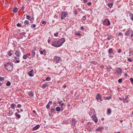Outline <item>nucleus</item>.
<instances>
[{"label": "nucleus", "mask_w": 133, "mask_h": 133, "mask_svg": "<svg viewBox=\"0 0 133 133\" xmlns=\"http://www.w3.org/2000/svg\"><path fill=\"white\" fill-rule=\"evenodd\" d=\"M65 39L62 38L58 40H54L51 42V45L56 48L59 47L63 44L65 41Z\"/></svg>", "instance_id": "nucleus-1"}, {"label": "nucleus", "mask_w": 133, "mask_h": 133, "mask_svg": "<svg viewBox=\"0 0 133 133\" xmlns=\"http://www.w3.org/2000/svg\"><path fill=\"white\" fill-rule=\"evenodd\" d=\"M4 66L7 70L10 71H11L14 67L12 63L9 61L5 63Z\"/></svg>", "instance_id": "nucleus-2"}, {"label": "nucleus", "mask_w": 133, "mask_h": 133, "mask_svg": "<svg viewBox=\"0 0 133 133\" xmlns=\"http://www.w3.org/2000/svg\"><path fill=\"white\" fill-rule=\"evenodd\" d=\"M131 34V36L132 37L133 36V31L131 28H129L127 31L125 33V35L128 37Z\"/></svg>", "instance_id": "nucleus-3"}, {"label": "nucleus", "mask_w": 133, "mask_h": 133, "mask_svg": "<svg viewBox=\"0 0 133 133\" xmlns=\"http://www.w3.org/2000/svg\"><path fill=\"white\" fill-rule=\"evenodd\" d=\"M103 24L106 26H109L110 24V23L109 20L107 18H105L103 21Z\"/></svg>", "instance_id": "nucleus-4"}, {"label": "nucleus", "mask_w": 133, "mask_h": 133, "mask_svg": "<svg viewBox=\"0 0 133 133\" xmlns=\"http://www.w3.org/2000/svg\"><path fill=\"white\" fill-rule=\"evenodd\" d=\"M68 14L65 11H63L62 12V15H61V19H64L67 15Z\"/></svg>", "instance_id": "nucleus-5"}, {"label": "nucleus", "mask_w": 133, "mask_h": 133, "mask_svg": "<svg viewBox=\"0 0 133 133\" xmlns=\"http://www.w3.org/2000/svg\"><path fill=\"white\" fill-rule=\"evenodd\" d=\"M92 120L95 123H96L98 122V119L96 115L92 116H91Z\"/></svg>", "instance_id": "nucleus-6"}, {"label": "nucleus", "mask_w": 133, "mask_h": 133, "mask_svg": "<svg viewBox=\"0 0 133 133\" xmlns=\"http://www.w3.org/2000/svg\"><path fill=\"white\" fill-rule=\"evenodd\" d=\"M101 96L100 95L98 94H97L96 96V99L98 101H102V99H101Z\"/></svg>", "instance_id": "nucleus-7"}, {"label": "nucleus", "mask_w": 133, "mask_h": 133, "mask_svg": "<svg viewBox=\"0 0 133 133\" xmlns=\"http://www.w3.org/2000/svg\"><path fill=\"white\" fill-rule=\"evenodd\" d=\"M34 70H31L29 72L28 75L30 77H33L34 76Z\"/></svg>", "instance_id": "nucleus-8"}, {"label": "nucleus", "mask_w": 133, "mask_h": 133, "mask_svg": "<svg viewBox=\"0 0 133 133\" xmlns=\"http://www.w3.org/2000/svg\"><path fill=\"white\" fill-rule=\"evenodd\" d=\"M14 59L13 62H15V63H18L20 62L19 58H17L16 57H14Z\"/></svg>", "instance_id": "nucleus-9"}, {"label": "nucleus", "mask_w": 133, "mask_h": 133, "mask_svg": "<svg viewBox=\"0 0 133 133\" xmlns=\"http://www.w3.org/2000/svg\"><path fill=\"white\" fill-rule=\"evenodd\" d=\"M122 70L119 68H118L117 70L116 73L118 75H120L122 72Z\"/></svg>", "instance_id": "nucleus-10"}, {"label": "nucleus", "mask_w": 133, "mask_h": 133, "mask_svg": "<svg viewBox=\"0 0 133 133\" xmlns=\"http://www.w3.org/2000/svg\"><path fill=\"white\" fill-rule=\"evenodd\" d=\"M14 54L17 57H20L21 56V53L19 50L15 51Z\"/></svg>", "instance_id": "nucleus-11"}, {"label": "nucleus", "mask_w": 133, "mask_h": 133, "mask_svg": "<svg viewBox=\"0 0 133 133\" xmlns=\"http://www.w3.org/2000/svg\"><path fill=\"white\" fill-rule=\"evenodd\" d=\"M40 127V125L39 124H37L32 129L33 131L39 129Z\"/></svg>", "instance_id": "nucleus-12"}, {"label": "nucleus", "mask_w": 133, "mask_h": 133, "mask_svg": "<svg viewBox=\"0 0 133 133\" xmlns=\"http://www.w3.org/2000/svg\"><path fill=\"white\" fill-rule=\"evenodd\" d=\"M30 55H31V54H30V53L26 54L24 55H23V58L24 59H26L28 57L30 56Z\"/></svg>", "instance_id": "nucleus-13"}, {"label": "nucleus", "mask_w": 133, "mask_h": 133, "mask_svg": "<svg viewBox=\"0 0 133 133\" xmlns=\"http://www.w3.org/2000/svg\"><path fill=\"white\" fill-rule=\"evenodd\" d=\"M94 112V110L93 109H92L89 112V114L91 117V116H92L95 115Z\"/></svg>", "instance_id": "nucleus-14"}, {"label": "nucleus", "mask_w": 133, "mask_h": 133, "mask_svg": "<svg viewBox=\"0 0 133 133\" xmlns=\"http://www.w3.org/2000/svg\"><path fill=\"white\" fill-rule=\"evenodd\" d=\"M108 54H112L113 55L114 54V52L112 48H110L108 50Z\"/></svg>", "instance_id": "nucleus-15"}, {"label": "nucleus", "mask_w": 133, "mask_h": 133, "mask_svg": "<svg viewBox=\"0 0 133 133\" xmlns=\"http://www.w3.org/2000/svg\"><path fill=\"white\" fill-rule=\"evenodd\" d=\"M56 59V63H57L59 62V61H60L61 59V58L58 57H57V56H55L54 57Z\"/></svg>", "instance_id": "nucleus-16"}, {"label": "nucleus", "mask_w": 133, "mask_h": 133, "mask_svg": "<svg viewBox=\"0 0 133 133\" xmlns=\"http://www.w3.org/2000/svg\"><path fill=\"white\" fill-rule=\"evenodd\" d=\"M14 53V51L13 50H10L9 51H8V52L7 54L9 56H12V54H13Z\"/></svg>", "instance_id": "nucleus-17"}, {"label": "nucleus", "mask_w": 133, "mask_h": 133, "mask_svg": "<svg viewBox=\"0 0 133 133\" xmlns=\"http://www.w3.org/2000/svg\"><path fill=\"white\" fill-rule=\"evenodd\" d=\"M104 128L102 127H99L97 129H96V130L97 131H100L102 130Z\"/></svg>", "instance_id": "nucleus-18"}, {"label": "nucleus", "mask_w": 133, "mask_h": 133, "mask_svg": "<svg viewBox=\"0 0 133 133\" xmlns=\"http://www.w3.org/2000/svg\"><path fill=\"white\" fill-rule=\"evenodd\" d=\"M129 16L130 17L131 19L133 21V14L130 12H128Z\"/></svg>", "instance_id": "nucleus-19"}, {"label": "nucleus", "mask_w": 133, "mask_h": 133, "mask_svg": "<svg viewBox=\"0 0 133 133\" xmlns=\"http://www.w3.org/2000/svg\"><path fill=\"white\" fill-rule=\"evenodd\" d=\"M39 52L40 54L41 55L44 54V55L45 56L46 55L45 54L46 50L45 49L43 50V51L39 50Z\"/></svg>", "instance_id": "nucleus-20"}, {"label": "nucleus", "mask_w": 133, "mask_h": 133, "mask_svg": "<svg viewBox=\"0 0 133 133\" xmlns=\"http://www.w3.org/2000/svg\"><path fill=\"white\" fill-rule=\"evenodd\" d=\"M47 86V83H45L41 86V88L42 89H44Z\"/></svg>", "instance_id": "nucleus-21"}, {"label": "nucleus", "mask_w": 133, "mask_h": 133, "mask_svg": "<svg viewBox=\"0 0 133 133\" xmlns=\"http://www.w3.org/2000/svg\"><path fill=\"white\" fill-rule=\"evenodd\" d=\"M111 98V96H109L108 97H104V99L105 100H109Z\"/></svg>", "instance_id": "nucleus-22"}, {"label": "nucleus", "mask_w": 133, "mask_h": 133, "mask_svg": "<svg viewBox=\"0 0 133 133\" xmlns=\"http://www.w3.org/2000/svg\"><path fill=\"white\" fill-rule=\"evenodd\" d=\"M16 107V105L14 103L12 104L11 105L10 108L12 109H14Z\"/></svg>", "instance_id": "nucleus-23"}, {"label": "nucleus", "mask_w": 133, "mask_h": 133, "mask_svg": "<svg viewBox=\"0 0 133 133\" xmlns=\"http://www.w3.org/2000/svg\"><path fill=\"white\" fill-rule=\"evenodd\" d=\"M107 6L110 8H111L113 6V3H108L107 4Z\"/></svg>", "instance_id": "nucleus-24"}, {"label": "nucleus", "mask_w": 133, "mask_h": 133, "mask_svg": "<svg viewBox=\"0 0 133 133\" xmlns=\"http://www.w3.org/2000/svg\"><path fill=\"white\" fill-rule=\"evenodd\" d=\"M35 50H32V53L31 54V56L32 57H34L35 56Z\"/></svg>", "instance_id": "nucleus-25"}, {"label": "nucleus", "mask_w": 133, "mask_h": 133, "mask_svg": "<svg viewBox=\"0 0 133 133\" xmlns=\"http://www.w3.org/2000/svg\"><path fill=\"white\" fill-rule=\"evenodd\" d=\"M25 15H26V18L27 19L30 21H31L32 20V18L30 17V16L26 15V14L24 15V16H25Z\"/></svg>", "instance_id": "nucleus-26"}, {"label": "nucleus", "mask_w": 133, "mask_h": 133, "mask_svg": "<svg viewBox=\"0 0 133 133\" xmlns=\"http://www.w3.org/2000/svg\"><path fill=\"white\" fill-rule=\"evenodd\" d=\"M15 116L17 117L18 119H19L21 118V116L20 115L16 113L15 114Z\"/></svg>", "instance_id": "nucleus-27"}, {"label": "nucleus", "mask_w": 133, "mask_h": 133, "mask_svg": "<svg viewBox=\"0 0 133 133\" xmlns=\"http://www.w3.org/2000/svg\"><path fill=\"white\" fill-rule=\"evenodd\" d=\"M71 122L72 124H75L76 123V121L73 119H72L71 120Z\"/></svg>", "instance_id": "nucleus-28"}, {"label": "nucleus", "mask_w": 133, "mask_h": 133, "mask_svg": "<svg viewBox=\"0 0 133 133\" xmlns=\"http://www.w3.org/2000/svg\"><path fill=\"white\" fill-rule=\"evenodd\" d=\"M18 11V9L17 8H15L13 10V11L14 13H16Z\"/></svg>", "instance_id": "nucleus-29"}, {"label": "nucleus", "mask_w": 133, "mask_h": 133, "mask_svg": "<svg viewBox=\"0 0 133 133\" xmlns=\"http://www.w3.org/2000/svg\"><path fill=\"white\" fill-rule=\"evenodd\" d=\"M123 35V34L121 32H119L117 34V36H122Z\"/></svg>", "instance_id": "nucleus-30"}, {"label": "nucleus", "mask_w": 133, "mask_h": 133, "mask_svg": "<svg viewBox=\"0 0 133 133\" xmlns=\"http://www.w3.org/2000/svg\"><path fill=\"white\" fill-rule=\"evenodd\" d=\"M34 94L31 91L30 92V93L29 94V96L31 97H33L34 96Z\"/></svg>", "instance_id": "nucleus-31"}, {"label": "nucleus", "mask_w": 133, "mask_h": 133, "mask_svg": "<svg viewBox=\"0 0 133 133\" xmlns=\"http://www.w3.org/2000/svg\"><path fill=\"white\" fill-rule=\"evenodd\" d=\"M56 110L57 112H59L60 111L61 108L59 107H57L56 108Z\"/></svg>", "instance_id": "nucleus-32"}, {"label": "nucleus", "mask_w": 133, "mask_h": 133, "mask_svg": "<svg viewBox=\"0 0 133 133\" xmlns=\"http://www.w3.org/2000/svg\"><path fill=\"white\" fill-rule=\"evenodd\" d=\"M111 110L110 109H108L107 111V114H110L111 113Z\"/></svg>", "instance_id": "nucleus-33"}, {"label": "nucleus", "mask_w": 133, "mask_h": 133, "mask_svg": "<svg viewBox=\"0 0 133 133\" xmlns=\"http://www.w3.org/2000/svg\"><path fill=\"white\" fill-rule=\"evenodd\" d=\"M128 98V96H126L125 98V99L123 100V102H124L128 103L129 102L128 100L127 99Z\"/></svg>", "instance_id": "nucleus-34"}, {"label": "nucleus", "mask_w": 133, "mask_h": 133, "mask_svg": "<svg viewBox=\"0 0 133 133\" xmlns=\"http://www.w3.org/2000/svg\"><path fill=\"white\" fill-rule=\"evenodd\" d=\"M13 114V112L12 111H9L8 115V116H11Z\"/></svg>", "instance_id": "nucleus-35"}, {"label": "nucleus", "mask_w": 133, "mask_h": 133, "mask_svg": "<svg viewBox=\"0 0 133 133\" xmlns=\"http://www.w3.org/2000/svg\"><path fill=\"white\" fill-rule=\"evenodd\" d=\"M60 105V106L62 108L63 107L62 106L63 105H64L65 104V103H64L63 101H62V102H61L60 104H59Z\"/></svg>", "instance_id": "nucleus-36"}, {"label": "nucleus", "mask_w": 133, "mask_h": 133, "mask_svg": "<svg viewBox=\"0 0 133 133\" xmlns=\"http://www.w3.org/2000/svg\"><path fill=\"white\" fill-rule=\"evenodd\" d=\"M11 85V83L10 82L8 81L6 83V85L7 86H10Z\"/></svg>", "instance_id": "nucleus-37"}, {"label": "nucleus", "mask_w": 133, "mask_h": 133, "mask_svg": "<svg viewBox=\"0 0 133 133\" xmlns=\"http://www.w3.org/2000/svg\"><path fill=\"white\" fill-rule=\"evenodd\" d=\"M51 80V78L50 77H48L45 79V80L47 81H50Z\"/></svg>", "instance_id": "nucleus-38"}, {"label": "nucleus", "mask_w": 133, "mask_h": 133, "mask_svg": "<svg viewBox=\"0 0 133 133\" xmlns=\"http://www.w3.org/2000/svg\"><path fill=\"white\" fill-rule=\"evenodd\" d=\"M109 54V56L111 58H112L113 57V56L112 54Z\"/></svg>", "instance_id": "nucleus-39"}, {"label": "nucleus", "mask_w": 133, "mask_h": 133, "mask_svg": "<svg viewBox=\"0 0 133 133\" xmlns=\"http://www.w3.org/2000/svg\"><path fill=\"white\" fill-rule=\"evenodd\" d=\"M4 77H1L0 76V81H3L4 80Z\"/></svg>", "instance_id": "nucleus-40"}, {"label": "nucleus", "mask_w": 133, "mask_h": 133, "mask_svg": "<svg viewBox=\"0 0 133 133\" xmlns=\"http://www.w3.org/2000/svg\"><path fill=\"white\" fill-rule=\"evenodd\" d=\"M24 23L26 24H29V22L28 20H25L24 22Z\"/></svg>", "instance_id": "nucleus-41"}, {"label": "nucleus", "mask_w": 133, "mask_h": 133, "mask_svg": "<svg viewBox=\"0 0 133 133\" xmlns=\"http://www.w3.org/2000/svg\"><path fill=\"white\" fill-rule=\"evenodd\" d=\"M86 16H84L82 18V19L83 21H85L86 20Z\"/></svg>", "instance_id": "nucleus-42"}, {"label": "nucleus", "mask_w": 133, "mask_h": 133, "mask_svg": "<svg viewBox=\"0 0 133 133\" xmlns=\"http://www.w3.org/2000/svg\"><path fill=\"white\" fill-rule=\"evenodd\" d=\"M35 27H36L35 25L34 24H32L31 25V28H35Z\"/></svg>", "instance_id": "nucleus-43"}, {"label": "nucleus", "mask_w": 133, "mask_h": 133, "mask_svg": "<svg viewBox=\"0 0 133 133\" xmlns=\"http://www.w3.org/2000/svg\"><path fill=\"white\" fill-rule=\"evenodd\" d=\"M122 78H120V79H119L118 80V82L119 83H121L122 82Z\"/></svg>", "instance_id": "nucleus-44"}, {"label": "nucleus", "mask_w": 133, "mask_h": 133, "mask_svg": "<svg viewBox=\"0 0 133 133\" xmlns=\"http://www.w3.org/2000/svg\"><path fill=\"white\" fill-rule=\"evenodd\" d=\"M55 111V109H54L52 108L51 109V113L54 112Z\"/></svg>", "instance_id": "nucleus-45"}, {"label": "nucleus", "mask_w": 133, "mask_h": 133, "mask_svg": "<svg viewBox=\"0 0 133 133\" xmlns=\"http://www.w3.org/2000/svg\"><path fill=\"white\" fill-rule=\"evenodd\" d=\"M17 26L18 27H20L22 25H21V24L20 23H17Z\"/></svg>", "instance_id": "nucleus-46"}, {"label": "nucleus", "mask_w": 133, "mask_h": 133, "mask_svg": "<svg viewBox=\"0 0 133 133\" xmlns=\"http://www.w3.org/2000/svg\"><path fill=\"white\" fill-rule=\"evenodd\" d=\"M58 35V32H57L56 33H54V36L55 37L57 36Z\"/></svg>", "instance_id": "nucleus-47"}, {"label": "nucleus", "mask_w": 133, "mask_h": 133, "mask_svg": "<svg viewBox=\"0 0 133 133\" xmlns=\"http://www.w3.org/2000/svg\"><path fill=\"white\" fill-rule=\"evenodd\" d=\"M50 106L49 105V104H48L46 105V108L47 109H48L49 108H50Z\"/></svg>", "instance_id": "nucleus-48"}, {"label": "nucleus", "mask_w": 133, "mask_h": 133, "mask_svg": "<svg viewBox=\"0 0 133 133\" xmlns=\"http://www.w3.org/2000/svg\"><path fill=\"white\" fill-rule=\"evenodd\" d=\"M130 80L131 82L133 84V79L132 78H130Z\"/></svg>", "instance_id": "nucleus-49"}, {"label": "nucleus", "mask_w": 133, "mask_h": 133, "mask_svg": "<svg viewBox=\"0 0 133 133\" xmlns=\"http://www.w3.org/2000/svg\"><path fill=\"white\" fill-rule=\"evenodd\" d=\"M127 60L128 61H129L130 62H131L132 61V60L130 58H128L127 59Z\"/></svg>", "instance_id": "nucleus-50"}, {"label": "nucleus", "mask_w": 133, "mask_h": 133, "mask_svg": "<svg viewBox=\"0 0 133 133\" xmlns=\"http://www.w3.org/2000/svg\"><path fill=\"white\" fill-rule=\"evenodd\" d=\"M21 105L20 104H19L17 105V108H21Z\"/></svg>", "instance_id": "nucleus-51"}, {"label": "nucleus", "mask_w": 133, "mask_h": 133, "mask_svg": "<svg viewBox=\"0 0 133 133\" xmlns=\"http://www.w3.org/2000/svg\"><path fill=\"white\" fill-rule=\"evenodd\" d=\"M75 35L76 36L79 35L81 36V34L79 33H76L75 34Z\"/></svg>", "instance_id": "nucleus-52"}, {"label": "nucleus", "mask_w": 133, "mask_h": 133, "mask_svg": "<svg viewBox=\"0 0 133 133\" xmlns=\"http://www.w3.org/2000/svg\"><path fill=\"white\" fill-rule=\"evenodd\" d=\"M24 8H25V7L24 6H23L21 8V10H22V11H23L24 9Z\"/></svg>", "instance_id": "nucleus-53"}, {"label": "nucleus", "mask_w": 133, "mask_h": 133, "mask_svg": "<svg viewBox=\"0 0 133 133\" xmlns=\"http://www.w3.org/2000/svg\"><path fill=\"white\" fill-rule=\"evenodd\" d=\"M87 4L88 5H90L91 4V3L89 2L87 3Z\"/></svg>", "instance_id": "nucleus-54"}, {"label": "nucleus", "mask_w": 133, "mask_h": 133, "mask_svg": "<svg viewBox=\"0 0 133 133\" xmlns=\"http://www.w3.org/2000/svg\"><path fill=\"white\" fill-rule=\"evenodd\" d=\"M80 29L81 30H83L84 29V28L83 26H82L80 27Z\"/></svg>", "instance_id": "nucleus-55"}, {"label": "nucleus", "mask_w": 133, "mask_h": 133, "mask_svg": "<svg viewBox=\"0 0 133 133\" xmlns=\"http://www.w3.org/2000/svg\"><path fill=\"white\" fill-rule=\"evenodd\" d=\"M122 51L121 50V49H119V50L118 51V52L119 53H121V52Z\"/></svg>", "instance_id": "nucleus-56"}, {"label": "nucleus", "mask_w": 133, "mask_h": 133, "mask_svg": "<svg viewBox=\"0 0 133 133\" xmlns=\"http://www.w3.org/2000/svg\"><path fill=\"white\" fill-rule=\"evenodd\" d=\"M42 23L43 24H44L46 23V22L44 21H43L42 22Z\"/></svg>", "instance_id": "nucleus-57"}, {"label": "nucleus", "mask_w": 133, "mask_h": 133, "mask_svg": "<svg viewBox=\"0 0 133 133\" xmlns=\"http://www.w3.org/2000/svg\"><path fill=\"white\" fill-rule=\"evenodd\" d=\"M52 103V101H50L48 103V104H51Z\"/></svg>", "instance_id": "nucleus-58"}, {"label": "nucleus", "mask_w": 133, "mask_h": 133, "mask_svg": "<svg viewBox=\"0 0 133 133\" xmlns=\"http://www.w3.org/2000/svg\"><path fill=\"white\" fill-rule=\"evenodd\" d=\"M111 38H110V37H107V39H108V40H110Z\"/></svg>", "instance_id": "nucleus-59"}, {"label": "nucleus", "mask_w": 133, "mask_h": 133, "mask_svg": "<svg viewBox=\"0 0 133 133\" xmlns=\"http://www.w3.org/2000/svg\"><path fill=\"white\" fill-rule=\"evenodd\" d=\"M74 13L75 15H76L77 14V12L76 11H74Z\"/></svg>", "instance_id": "nucleus-60"}, {"label": "nucleus", "mask_w": 133, "mask_h": 133, "mask_svg": "<svg viewBox=\"0 0 133 133\" xmlns=\"http://www.w3.org/2000/svg\"><path fill=\"white\" fill-rule=\"evenodd\" d=\"M119 99H120V100L121 101L123 100L124 99V98H119Z\"/></svg>", "instance_id": "nucleus-61"}, {"label": "nucleus", "mask_w": 133, "mask_h": 133, "mask_svg": "<svg viewBox=\"0 0 133 133\" xmlns=\"http://www.w3.org/2000/svg\"><path fill=\"white\" fill-rule=\"evenodd\" d=\"M33 112L34 114H36V111L35 110H33Z\"/></svg>", "instance_id": "nucleus-62"}, {"label": "nucleus", "mask_w": 133, "mask_h": 133, "mask_svg": "<svg viewBox=\"0 0 133 133\" xmlns=\"http://www.w3.org/2000/svg\"><path fill=\"white\" fill-rule=\"evenodd\" d=\"M107 70L108 71H110V68H107Z\"/></svg>", "instance_id": "nucleus-63"}, {"label": "nucleus", "mask_w": 133, "mask_h": 133, "mask_svg": "<svg viewBox=\"0 0 133 133\" xmlns=\"http://www.w3.org/2000/svg\"><path fill=\"white\" fill-rule=\"evenodd\" d=\"M62 102V101H61V100H60V101H58V103H59V104L60 103H61V102Z\"/></svg>", "instance_id": "nucleus-64"}]
</instances>
